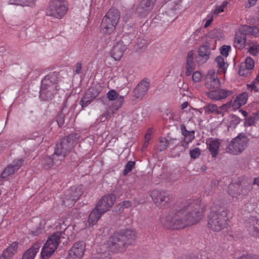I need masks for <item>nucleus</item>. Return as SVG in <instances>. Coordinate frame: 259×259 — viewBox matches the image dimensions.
<instances>
[{
  "label": "nucleus",
  "mask_w": 259,
  "mask_h": 259,
  "mask_svg": "<svg viewBox=\"0 0 259 259\" xmlns=\"http://www.w3.org/2000/svg\"><path fill=\"white\" fill-rule=\"evenodd\" d=\"M199 205L197 201H187L180 209L161 219L163 225L172 230L182 229L197 223L201 219L202 212L197 209Z\"/></svg>",
  "instance_id": "obj_1"
},
{
  "label": "nucleus",
  "mask_w": 259,
  "mask_h": 259,
  "mask_svg": "<svg viewBox=\"0 0 259 259\" xmlns=\"http://www.w3.org/2000/svg\"><path fill=\"white\" fill-rule=\"evenodd\" d=\"M227 209L219 204L211 207L208 215V226L213 231H221L227 225Z\"/></svg>",
  "instance_id": "obj_2"
},
{
  "label": "nucleus",
  "mask_w": 259,
  "mask_h": 259,
  "mask_svg": "<svg viewBox=\"0 0 259 259\" xmlns=\"http://www.w3.org/2000/svg\"><path fill=\"white\" fill-rule=\"evenodd\" d=\"M113 205L112 194L103 196L90 214L88 219L89 225L92 227L95 225L101 216L108 211Z\"/></svg>",
  "instance_id": "obj_3"
},
{
  "label": "nucleus",
  "mask_w": 259,
  "mask_h": 259,
  "mask_svg": "<svg viewBox=\"0 0 259 259\" xmlns=\"http://www.w3.org/2000/svg\"><path fill=\"white\" fill-rule=\"evenodd\" d=\"M58 78V73L54 72L42 79L39 92V97L42 100L47 101L52 98L55 91L58 90L57 85Z\"/></svg>",
  "instance_id": "obj_4"
},
{
  "label": "nucleus",
  "mask_w": 259,
  "mask_h": 259,
  "mask_svg": "<svg viewBox=\"0 0 259 259\" xmlns=\"http://www.w3.org/2000/svg\"><path fill=\"white\" fill-rule=\"evenodd\" d=\"M68 11V5L65 0H50L46 9V15L61 19Z\"/></svg>",
  "instance_id": "obj_5"
},
{
  "label": "nucleus",
  "mask_w": 259,
  "mask_h": 259,
  "mask_svg": "<svg viewBox=\"0 0 259 259\" xmlns=\"http://www.w3.org/2000/svg\"><path fill=\"white\" fill-rule=\"evenodd\" d=\"M63 234H64L63 232H57L49 237L41 251L42 259H48L53 254L60 242L61 238H64L62 236Z\"/></svg>",
  "instance_id": "obj_6"
},
{
  "label": "nucleus",
  "mask_w": 259,
  "mask_h": 259,
  "mask_svg": "<svg viewBox=\"0 0 259 259\" xmlns=\"http://www.w3.org/2000/svg\"><path fill=\"white\" fill-rule=\"evenodd\" d=\"M248 142V137L240 134L226 147V152L233 155L240 153L246 148Z\"/></svg>",
  "instance_id": "obj_7"
},
{
  "label": "nucleus",
  "mask_w": 259,
  "mask_h": 259,
  "mask_svg": "<svg viewBox=\"0 0 259 259\" xmlns=\"http://www.w3.org/2000/svg\"><path fill=\"white\" fill-rule=\"evenodd\" d=\"M82 191L81 186L71 187L64 195L63 200L64 205L67 207H71L81 195Z\"/></svg>",
  "instance_id": "obj_8"
},
{
  "label": "nucleus",
  "mask_w": 259,
  "mask_h": 259,
  "mask_svg": "<svg viewBox=\"0 0 259 259\" xmlns=\"http://www.w3.org/2000/svg\"><path fill=\"white\" fill-rule=\"evenodd\" d=\"M113 11L110 9L103 18L101 24V31L104 34H109L113 31Z\"/></svg>",
  "instance_id": "obj_9"
},
{
  "label": "nucleus",
  "mask_w": 259,
  "mask_h": 259,
  "mask_svg": "<svg viewBox=\"0 0 259 259\" xmlns=\"http://www.w3.org/2000/svg\"><path fill=\"white\" fill-rule=\"evenodd\" d=\"M85 244L82 241L75 242L69 250L67 259H80L84 254Z\"/></svg>",
  "instance_id": "obj_10"
},
{
  "label": "nucleus",
  "mask_w": 259,
  "mask_h": 259,
  "mask_svg": "<svg viewBox=\"0 0 259 259\" xmlns=\"http://www.w3.org/2000/svg\"><path fill=\"white\" fill-rule=\"evenodd\" d=\"M157 0H142L136 9V13L141 17H146L153 9Z\"/></svg>",
  "instance_id": "obj_11"
},
{
  "label": "nucleus",
  "mask_w": 259,
  "mask_h": 259,
  "mask_svg": "<svg viewBox=\"0 0 259 259\" xmlns=\"http://www.w3.org/2000/svg\"><path fill=\"white\" fill-rule=\"evenodd\" d=\"M220 80L217 73L213 69L209 70L205 78V85L209 91L219 88L220 86Z\"/></svg>",
  "instance_id": "obj_12"
},
{
  "label": "nucleus",
  "mask_w": 259,
  "mask_h": 259,
  "mask_svg": "<svg viewBox=\"0 0 259 259\" xmlns=\"http://www.w3.org/2000/svg\"><path fill=\"white\" fill-rule=\"evenodd\" d=\"M152 200L159 207L164 206L170 201V196L165 191H152L150 195Z\"/></svg>",
  "instance_id": "obj_13"
},
{
  "label": "nucleus",
  "mask_w": 259,
  "mask_h": 259,
  "mask_svg": "<svg viewBox=\"0 0 259 259\" xmlns=\"http://www.w3.org/2000/svg\"><path fill=\"white\" fill-rule=\"evenodd\" d=\"M149 87V82L146 80H142L133 91L132 100L134 101L141 100L147 93Z\"/></svg>",
  "instance_id": "obj_14"
},
{
  "label": "nucleus",
  "mask_w": 259,
  "mask_h": 259,
  "mask_svg": "<svg viewBox=\"0 0 259 259\" xmlns=\"http://www.w3.org/2000/svg\"><path fill=\"white\" fill-rule=\"evenodd\" d=\"M23 160L22 159H16L8 165L0 175V180H3L14 174L21 166Z\"/></svg>",
  "instance_id": "obj_15"
},
{
  "label": "nucleus",
  "mask_w": 259,
  "mask_h": 259,
  "mask_svg": "<svg viewBox=\"0 0 259 259\" xmlns=\"http://www.w3.org/2000/svg\"><path fill=\"white\" fill-rule=\"evenodd\" d=\"M210 49L208 45L200 46L198 50L196 60L199 64L206 62L210 58Z\"/></svg>",
  "instance_id": "obj_16"
},
{
  "label": "nucleus",
  "mask_w": 259,
  "mask_h": 259,
  "mask_svg": "<svg viewBox=\"0 0 259 259\" xmlns=\"http://www.w3.org/2000/svg\"><path fill=\"white\" fill-rule=\"evenodd\" d=\"M41 246L40 242L34 243L30 248L23 253L21 259H34Z\"/></svg>",
  "instance_id": "obj_17"
},
{
  "label": "nucleus",
  "mask_w": 259,
  "mask_h": 259,
  "mask_svg": "<svg viewBox=\"0 0 259 259\" xmlns=\"http://www.w3.org/2000/svg\"><path fill=\"white\" fill-rule=\"evenodd\" d=\"M208 96L212 100H220L226 98L230 94V92L223 89L211 90L207 93Z\"/></svg>",
  "instance_id": "obj_18"
},
{
  "label": "nucleus",
  "mask_w": 259,
  "mask_h": 259,
  "mask_svg": "<svg viewBox=\"0 0 259 259\" xmlns=\"http://www.w3.org/2000/svg\"><path fill=\"white\" fill-rule=\"evenodd\" d=\"M118 233H114V252H122L125 250L128 242L121 239Z\"/></svg>",
  "instance_id": "obj_19"
},
{
  "label": "nucleus",
  "mask_w": 259,
  "mask_h": 259,
  "mask_svg": "<svg viewBox=\"0 0 259 259\" xmlns=\"http://www.w3.org/2000/svg\"><path fill=\"white\" fill-rule=\"evenodd\" d=\"M18 243L16 242L12 243L3 253L0 256V259H11L14 254L17 252Z\"/></svg>",
  "instance_id": "obj_20"
},
{
  "label": "nucleus",
  "mask_w": 259,
  "mask_h": 259,
  "mask_svg": "<svg viewBox=\"0 0 259 259\" xmlns=\"http://www.w3.org/2000/svg\"><path fill=\"white\" fill-rule=\"evenodd\" d=\"M128 83L127 78L125 76H118L115 80L116 90L114 91L121 93V91L128 92L126 86Z\"/></svg>",
  "instance_id": "obj_21"
},
{
  "label": "nucleus",
  "mask_w": 259,
  "mask_h": 259,
  "mask_svg": "<svg viewBox=\"0 0 259 259\" xmlns=\"http://www.w3.org/2000/svg\"><path fill=\"white\" fill-rule=\"evenodd\" d=\"M94 88H90L84 96L80 101V104L82 107L87 106L97 96V94Z\"/></svg>",
  "instance_id": "obj_22"
},
{
  "label": "nucleus",
  "mask_w": 259,
  "mask_h": 259,
  "mask_svg": "<svg viewBox=\"0 0 259 259\" xmlns=\"http://www.w3.org/2000/svg\"><path fill=\"white\" fill-rule=\"evenodd\" d=\"M127 94L128 92L124 91H121V93L114 91V111L121 107Z\"/></svg>",
  "instance_id": "obj_23"
},
{
  "label": "nucleus",
  "mask_w": 259,
  "mask_h": 259,
  "mask_svg": "<svg viewBox=\"0 0 259 259\" xmlns=\"http://www.w3.org/2000/svg\"><path fill=\"white\" fill-rule=\"evenodd\" d=\"M119 237L121 239H123L124 241L128 242V244H130L136 238V234L135 231L131 230H123L119 232Z\"/></svg>",
  "instance_id": "obj_24"
},
{
  "label": "nucleus",
  "mask_w": 259,
  "mask_h": 259,
  "mask_svg": "<svg viewBox=\"0 0 259 259\" xmlns=\"http://www.w3.org/2000/svg\"><path fill=\"white\" fill-rule=\"evenodd\" d=\"M246 40V34L240 31L236 32L234 38V44L238 48H242L245 46Z\"/></svg>",
  "instance_id": "obj_25"
},
{
  "label": "nucleus",
  "mask_w": 259,
  "mask_h": 259,
  "mask_svg": "<svg viewBox=\"0 0 259 259\" xmlns=\"http://www.w3.org/2000/svg\"><path fill=\"white\" fill-rule=\"evenodd\" d=\"M181 133L183 136L184 137V142L186 144H188L189 142H191L195 138L194 137V131H188L184 124H181L180 126Z\"/></svg>",
  "instance_id": "obj_26"
},
{
  "label": "nucleus",
  "mask_w": 259,
  "mask_h": 259,
  "mask_svg": "<svg viewBox=\"0 0 259 259\" xmlns=\"http://www.w3.org/2000/svg\"><path fill=\"white\" fill-rule=\"evenodd\" d=\"M248 94L247 93L244 92L240 94L235 100L232 108L233 109H238L241 106L246 104L248 99Z\"/></svg>",
  "instance_id": "obj_27"
},
{
  "label": "nucleus",
  "mask_w": 259,
  "mask_h": 259,
  "mask_svg": "<svg viewBox=\"0 0 259 259\" xmlns=\"http://www.w3.org/2000/svg\"><path fill=\"white\" fill-rule=\"evenodd\" d=\"M215 63L217 67L218 68V72L219 73H225L228 66V63L225 61L224 57L219 56L215 59Z\"/></svg>",
  "instance_id": "obj_28"
},
{
  "label": "nucleus",
  "mask_w": 259,
  "mask_h": 259,
  "mask_svg": "<svg viewBox=\"0 0 259 259\" xmlns=\"http://www.w3.org/2000/svg\"><path fill=\"white\" fill-rule=\"evenodd\" d=\"M125 46L123 42H119L114 46V60H119L123 56Z\"/></svg>",
  "instance_id": "obj_29"
},
{
  "label": "nucleus",
  "mask_w": 259,
  "mask_h": 259,
  "mask_svg": "<svg viewBox=\"0 0 259 259\" xmlns=\"http://www.w3.org/2000/svg\"><path fill=\"white\" fill-rule=\"evenodd\" d=\"M181 1V0L178 1L170 0L169 1L165 6L167 10V13L169 14L171 13L176 14V11L180 8Z\"/></svg>",
  "instance_id": "obj_30"
},
{
  "label": "nucleus",
  "mask_w": 259,
  "mask_h": 259,
  "mask_svg": "<svg viewBox=\"0 0 259 259\" xmlns=\"http://www.w3.org/2000/svg\"><path fill=\"white\" fill-rule=\"evenodd\" d=\"M245 69H241L239 71L240 75H245L248 74V70L252 69L254 66L253 60L251 57L246 58L245 61Z\"/></svg>",
  "instance_id": "obj_31"
},
{
  "label": "nucleus",
  "mask_w": 259,
  "mask_h": 259,
  "mask_svg": "<svg viewBox=\"0 0 259 259\" xmlns=\"http://www.w3.org/2000/svg\"><path fill=\"white\" fill-rule=\"evenodd\" d=\"M220 146V143L218 139H214L210 141L208 149L213 157H215L218 154Z\"/></svg>",
  "instance_id": "obj_32"
},
{
  "label": "nucleus",
  "mask_w": 259,
  "mask_h": 259,
  "mask_svg": "<svg viewBox=\"0 0 259 259\" xmlns=\"http://www.w3.org/2000/svg\"><path fill=\"white\" fill-rule=\"evenodd\" d=\"M36 0H10L9 4L23 7H33Z\"/></svg>",
  "instance_id": "obj_33"
},
{
  "label": "nucleus",
  "mask_w": 259,
  "mask_h": 259,
  "mask_svg": "<svg viewBox=\"0 0 259 259\" xmlns=\"http://www.w3.org/2000/svg\"><path fill=\"white\" fill-rule=\"evenodd\" d=\"M239 182L233 183L229 186V194L233 197L240 198V193L239 192Z\"/></svg>",
  "instance_id": "obj_34"
},
{
  "label": "nucleus",
  "mask_w": 259,
  "mask_h": 259,
  "mask_svg": "<svg viewBox=\"0 0 259 259\" xmlns=\"http://www.w3.org/2000/svg\"><path fill=\"white\" fill-rule=\"evenodd\" d=\"M245 117L244 125L245 126H251L253 125L256 121L259 120V114H243Z\"/></svg>",
  "instance_id": "obj_35"
},
{
  "label": "nucleus",
  "mask_w": 259,
  "mask_h": 259,
  "mask_svg": "<svg viewBox=\"0 0 259 259\" xmlns=\"http://www.w3.org/2000/svg\"><path fill=\"white\" fill-rule=\"evenodd\" d=\"M41 164L44 169H48L52 167L54 165L53 158H52L51 156H45L42 159Z\"/></svg>",
  "instance_id": "obj_36"
},
{
  "label": "nucleus",
  "mask_w": 259,
  "mask_h": 259,
  "mask_svg": "<svg viewBox=\"0 0 259 259\" xmlns=\"http://www.w3.org/2000/svg\"><path fill=\"white\" fill-rule=\"evenodd\" d=\"M250 227L252 235L259 237V219H253Z\"/></svg>",
  "instance_id": "obj_37"
},
{
  "label": "nucleus",
  "mask_w": 259,
  "mask_h": 259,
  "mask_svg": "<svg viewBox=\"0 0 259 259\" xmlns=\"http://www.w3.org/2000/svg\"><path fill=\"white\" fill-rule=\"evenodd\" d=\"M55 151L60 154H59L60 157L59 158L61 159L63 157H65V156L69 153L67 150H66L65 147H63L60 143L56 144Z\"/></svg>",
  "instance_id": "obj_38"
},
{
  "label": "nucleus",
  "mask_w": 259,
  "mask_h": 259,
  "mask_svg": "<svg viewBox=\"0 0 259 259\" xmlns=\"http://www.w3.org/2000/svg\"><path fill=\"white\" fill-rule=\"evenodd\" d=\"M229 119L230 120L229 125H228V129L229 128H235L236 125L240 122V119L234 114H229Z\"/></svg>",
  "instance_id": "obj_39"
},
{
  "label": "nucleus",
  "mask_w": 259,
  "mask_h": 259,
  "mask_svg": "<svg viewBox=\"0 0 259 259\" xmlns=\"http://www.w3.org/2000/svg\"><path fill=\"white\" fill-rule=\"evenodd\" d=\"M160 144L157 146V149L160 152L165 150L169 144V142L165 138H160Z\"/></svg>",
  "instance_id": "obj_40"
},
{
  "label": "nucleus",
  "mask_w": 259,
  "mask_h": 259,
  "mask_svg": "<svg viewBox=\"0 0 259 259\" xmlns=\"http://www.w3.org/2000/svg\"><path fill=\"white\" fill-rule=\"evenodd\" d=\"M191 79L193 84H197L200 82L202 79L201 73L199 71L194 72L192 74Z\"/></svg>",
  "instance_id": "obj_41"
},
{
  "label": "nucleus",
  "mask_w": 259,
  "mask_h": 259,
  "mask_svg": "<svg viewBox=\"0 0 259 259\" xmlns=\"http://www.w3.org/2000/svg\"><path fill=\"white\" fill-rule=\"evenodd\" d=\"M67 138L64 137L61 141L60 143L61 145L65 147L66 150H67L69 152L72 150L73 147V143L71 141H68Z\"/></svg>",
  "instance_id": "obj_42"
},
{
  "label": "nucleus",
  "mask_w": 259,
  "mask_h": 259,
  "mask_svg": "<svg viewBox=\"0 0 259 259\" xmlns=\"http://www.w3.org/2000/svg\"><path fill=\"white\" fill-rule=\"evenodd\" d=\"M218 111L219 109L215 105L208 104L203 107V110L201 112L205 113L217 112L218 113Z\"/></svg>",
  "instance_id": "obj_43"
},
{
  "label": "nucleus",
  "mask_w": 259,
  "mask_h": 259,
  "mask_svg": "<svg viewBox=\"0 0 259 259\" xmlns=\"http://www.w3.org/2000/svg\"><path fill=\"white\" fill-rule=\"evenodd\" d=\"M227 2H224L221 6H216L215 9L211 11V14H212L213 16L214 15H217L221 12H224V9L227 6Z\"/></svg>",
  "instance_id": "obj_44"
},
{
  "label": "nucleus",
  "mask_w": 259,
  "mask_h": 259,
  "mask_svg": "<svg viewBox=\"0 0 259 259\" xmlns=\"http://www.w3.org/2000/svg\"><path fill=\"white\" fill-rule=\"evenodd\" d=\"M245 30L250 34L255 36H259V27L256 26H248L245 27Z\"/></svg>",
  "instance_id": "obj_45"
},
{
  "label": "nucleus",
  "mask_w": 259,
  "mask_h": 259,
  "mask_svg": "<svg viewBox=\"0 0 259 259\" xmlns=\"http://www.w3.org/2000/svg\"><path fill=\"white\" fill-rule=\"evenodd\" d=\"M181 109L183 112H189L190 113H193L196 112L195 109L192 108L188 102H184L181 105Z\"/></svg>",
  "instance_id": "obj_46"
},
{
  "label": "nucleus",
  "mask_w": 259,
  "mask_h": 259,
  "mask_svg": "<svg viewBox=\"0 0 259 259\" xmlns=\"http://www.w3.org/2000/svg\"><path fill=\"white\" fill-rule=\"evenodd\" d=\"M135 165V162L132 161H128L125 165L124 170H123V175L126 176Z\"/></svg>",
  "instance_id": "obj_47"
},
{
  "label": "nucleus",
  "mask_w": 259,
  "mask_h": 259,
  "mask_svg": "<svg viewBox=\"0 0 259 259\" xmlns=\"http://www.w3.org/2000/svg\"><path fill=\"white\" fill-rule=\"evenodd\" d=\"M59 153L56 152V151H54L53 154L52 155V158H53V162L54 165H59L61 164L62 160H63L65 157H63L62 159H60Z\"/></svg>",
  "instance_id": "obj_48"
},
{
  "label": "nucleus",
  "mask_w": 259,
  "mask_h": 259,
  "mask_svg": "<svg viewBox=\"0 0 259 259\" xmlns=\"http://www.w3.org/2000/svg\"><path fill=\"white\" fill-rule=\"evenodd\" d=\"M248 52L252 55H256L259 52V45L257 44L252 45L250 47Z\"/></svg>",
  "instance_id": "obj_49"
},
{
  "label": "nucleus",
  "mask_w": 259,
  "mask_h": 259,
  "mask_svg": "<svg viewBox=\"0 0 259 259\" xmlns=\"http://www.w3.org/2000/svg\"><path fill=\"white\" fill-rule=\"evenodd\" d=\"M242 188V193H243V195H247L248 194V192L250 191L252 187L250 184L248 183H243L242 185H241Z\"/></svg>",
  "instance_id": "obj_50"
},
{
  "label": "nucleus",
  "mask_w": 259,
  "mask_h": 259,
  "mask_svg": "<svg viewBox=\"0 0 259 259\" xmlns=\"http://www.w3.org/2000/svg\"><path fill=\"white\" fill-rule=\"evenodd\" d=\"M200 150L198 148H195L193 150H190V156L193 159H196L200 155Z\"/></svg>",
  "instance_id": "obj_51"
},
{
  "label": "nucleus",
  "mask_w": 259,
  "mask_h": 259,
  "mask_svg": "<svg viewBox=\"0 0 259 259\" xmlns=\"http://www.w3.org/2000/svg\"><path fill=\"white\" fill-rule=\"evenodd\" d=\"M213 20V16L211 13L208 14L205 18V19H204L203 21L204 22V27L205 28H207L208 27L211 23H212V21Z\"/></svg>",
  "instance_id": "obj_52"
},
{
  "label": "nucleus",
  "mask_w": 259,
  "mask_h": 259,
  "mask_svg": "<svg viewBox=\"0 0 259 259\" xmlns=\"http://www.w3.org/2000/svg\"><path fill=\"white\" fill-rule=\"evenodd\" d=\"M233 108L232 106H231L230 103H227L226 104H224V105L221 106L219 109L218 113H221L222 112H227L231 111V110H229V109Z\"/></svg>",
  "instance_id": "obj_53"
},
{
  "label": "nucleus",
  "mask_w": 259,
  "mask_h": 259,
  "mask_svg": "<svg viewBox=\"0 0 259 259\" xmlns=\"http://www.w3.org/2000/svg\"><path fill=\"white\" fill-rule=\"evenodd\" d=\"M231 50L230 46H223L220 48L221 54L226 58L228 56L229 52Z\"/></svg>",
  "instance_id": "obj_54"
},
{
  "label": "nucleus",
  "mask_w": 259,
  "mask_h": 259,
  "mask_svg": "<svg viewBox=\"0 0 259 259\" xmlns=\"http://www.w3.org/2000/svg\"><path fill=\"white\" fill-rule=\"evenodd\" d=\"M65 137L66 138H67V140H68V141H69V142L71 141L73 143V146H74V143L78 140L79 137V135L77 133H73Z\"/></svg>",
  "instance_id": "obj_55"
},
{
  "label": "nucleus",
  "mask_w": 259,
  "mask_h": 259,
  "mask_svg": "<svg viewBox=\"0 0 259 259\" xmlns=\"http://www.w3.org/2000/svg\"><path fill=\"white\" fill-rule=\"evenodd\" d=\"M65 114H58L56 117V120L60 127L63 125L65 123Z\"/></svg>",
  "instance_id": "obj_56"
},
{
  "label": "nucleus",
  "mask_w": 259,
  "mask_h": 259,
  "mask_svg": "<svg viewBox=\"0 0 259 259\" xmlns=\"http://www.w3.org/2000/svg\"><path fill=\"white\" fill-rule=\"evenodd\" d=\"M195 66L194 64H189L186 63V74L187 76H190L192 72L194 70Z\"/></svg>",
  "instance_id": "obj_57"
},
{
  "label": "nucleus",
  "mask_w": 259,
  "mask_h": 259,
  "mask_svg": "<svg viewBox=\"0 0 259 259\" xmlns=\"http://www.w3.org/2000/svg\"><path fill=\"white\" fill-rule=\"evenodd\" d=\"M256 82H254V81L250 83V84H248L247 85V89L248 90L252 91H254L255 92H258L259 89L255 85Z\"/></svg>",
  "instance_id": "obj_58"
},
{
  "label": "nucleus",
  "mask_w": 259,
  "mask_h": 259,
  "mask_svg": "<svg viewBox=\"0 0 259 259\" xmlns=\"http://www.w3.org/2000/svg\"><path fill=\"white\" fill-rule=\"evenodd\" d=\"M186 63L194 64V53L192 51L188 53L186 58Z\"/></svg>",
  "instance_id": "obj_59"
},
{
  "label": "nucleus",
  "mask_w": 259,
  "mask_h": 259,
  "mask_svg": "<svg viewBox=\"0 0 259 259\" xmlns=\"http://www.w3.org/2000/svg\"><path fill=\"white\" fill-rule=\"evenodd\" d=\"M75 71L76 74H79L81 72L82 65L80 63H77L75 66Z\"/></svg>",
  "instance_id": "obj_60"
},
{
  "label": "nucleus",
  "mask_w": 259,
  "mask_h": 259,
  "mask_svg": "<svg viewBox=\"0 0 259 259\" xmlns=\"http://www.w3.org/2000/svg\"><path fill=\"white\" fill-rule=\"evenodd\" d=\"M108 98L110 101L113 100V90H111L107 93V97L106 99Z\"/></svg>",
  "instance_id": "obj_61"
},
{
  "label": "nucleus",
  "mask_w": 259,
  "mask_h": 259,
  "mask_svg": "<svg viewBox=\"0 0 259 259\" xmlns=\"http://www.w3.org/2000/svg\"><path fill=\"white\" fill-rule=\"evenodd\" d=\"M132 205V203L130 201H124L122 202L121 205L122 206L123 208H127L130 206H131Z\"/></svg>",
  "instance_id": "obj_62"
},
{
  "label": "nucleus",
  "mask_w": 259,
  "mask_h": 259,
  "mask_svg": "<svg viewBox=\"0 0 259 259\" xmlns=\"http://www.w3.org/2000/svg\"><path fill=\"white\" fill-rule=\"evenodd\" d=\"M115 209L116 212L120 213L123 210V208L121 205V204L119 203L118 205L116 206Z\"/></svg>",
  "instance_id": "obj_63"
},
{
  "label": "nucleus",
  "mask_w": 259,
  "mask_h": 259,
  "mask_svg": "<svg viewBox=\"0 0 259 259\" xmlns=\"http://www.w3.org/2000/svg\"><path fill=\"white\" fill-rule=\"evenodd\" d=\"M255 185L259 187V177L257 178H254L253 181L252 182V185Z\"/></svg>",
  "instance_id": "obj_64"
}]
</instances>
